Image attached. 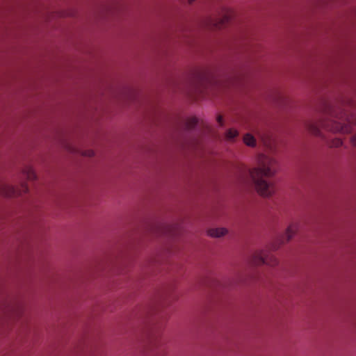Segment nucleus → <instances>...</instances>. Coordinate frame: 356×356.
<instances>
[{"mask_svg": "<svg viewBox=\"0 0 356 356\" xmlns=\"http://www.w3.org/2000/svg\"><path fill=\"white\" fill-rule=\"evenodd\" d=\"M149 232L156 236H164L168 241L165 246L158 250L154 255L148 260V266L153 267L161 264L170 254L177 251V238L181 233V226L179 224L169 225L164 222L154 223L149 227Z\"/></svg>", "mask_w": 356, "mask_h": 356, "instance_id": "1", "label": "nucleus"}, {"mask_svg": "<svg viewBox=\"0 0 356 356\" xmlns=\"http://www.w3.org/2000/svg\"><path fill=\"white\" fill-rule=\"evenodd\" d=\"M28 186L26 183H22L19 188H15L5 183L0 184V194L5 197H14L21 195L27 193Z\"/></svg>", "mask_w": 356, "mask_h": 356, "instance_id": "6", "label": "nucleus"}, {"mask_svg": "<svg viewBox=\"0 0 356 356\" xmlns=\"http://www.w3.org/2000/svg\"><path fill=\"white\" fill-rule=\"evenodd\" d=\"M154 349L153 350V356H164L165 355V351L164 349L159 347V345L157 342H155L154 344Z\"/></svg>", "mask_w": 356, "mask_h": 356, "instance_id": "16", "label": "nucleus"}, {"mask_svg": "<svg viewBox=\"0 0 356 356\" xmlns=\"http://www.w3.org/2000/svg\"><path fill=\"white\" fill-rule=\"evenodd\" d=\"M94 152L91 149L86 150L83 152V155L88 157H92L94 156Z\"/></svg>", "mask_w": 356, "mask_h": 356, "instance_id": "19", "label": "nucleus"}, {"mask_svg": "<svg viewBox=\"0 0 356 356\" xmlns=\"http://www.w3.org/2000/svg\"><path fill=\"white\" fill-rule=\"evenodd\" d=\"M187 43H188L189 44H191V41L188 40L186 41Z\"/></svg>", "mask_w": 356, "mask_h": 356, "instance_id": "25", "label": "nucleus"}, {"mask_svg": "<svg viewBox=\"0 0 356 356\" xmlns=\"http://www.w3.org/2000/svg\"><path fill=\"white\" fill-rule=\"evenodd\" d=\"M244 143L248 146H254L255 145V139L250 134H247L243 137Z\"/></svg>", "mask_w": 356, "mask_h": 356, "instance_id": "14", "label": "nucleus"}, {"mask_svg": "<svg viewBox=\"0 0 356 356\" xmlns=\"http://www.w3.org/2000/svg\"><path fill=\"white\" fill-rule=\"evenodd\" d=\"M197 140H189L184 142L183 146L184 147H187L188 149H194L197 145Z\"/></svg>", "mask_w": 356, "mask_h": 356, "instance_id": "18", "label": "nucleus"}, {"mask_svg": "<svg viewBox=\"0 0 356 356\" xmlns=\"http://www.w3.org/2000/svg\"><path fill=\"white\" fill-rule=\"evenodd\" d=\"M330 129L334 132L348 133L350 131V127L346 125H342L340 123H334Z\"/></svg>", "mask_w": 356, "mask_h": 356, "instance_id": "10", "label": "nucleus"}, {"mask_svg": "<svg viewBox=\"0 0 356 356\" xmlns=\"http://www.w3.org/2000/svg\"><path fill=\"white\" fill-rule=\"evenodd\" d=\"M201 127H202V128L203 127V124H202V125H201Z\"/></svg>", "mask_w": 356, "mask_h": 356, "instance_id": "27", "label": "nucleus"}, {"mask_svg": "<svg viewBox=\"0 0 356 356\" xmlns=\"http://www.w3.org/2000/svg\"><path fill=\"white\" fill-rule=\"evenodd\" d=\"M296 230V227L295 225L289 226L286 230L285 236H282V238L280 239V243H284L285 241H289L294 235Z\"/></svg>", "mask_w": 356, "mask_h": 356, "instance_id": "8", "label": "nucleus"}, {"mask_svg": "<svg viewBox=\"0 0 356 356\" xmlns=\"http://www.w3.org/2000/svg\"><path fill=\"white\" fill-rule=\"evenodd\" d=\"M238 135V131L235 129H230L227 131L225 134L226 139L228 140H232L234 139L236 137H237Z\"/></svg>", "mask_w": 356, "mask_h": 356, "instance_id": "15", "label": "nucleus"}, {"mask_svg": "<svg viewBox=\"0 0 356 356\" xmlns=\"http://www.w3.org/2000/svg\"><path fill=\"white\" fill-rule=\"evenodd\" d=\"M23 311V303L19 298L0 291V318L3 326L8 327L11 322L22 315Z\"/></svg>", "mask_w": 356, "mask_h": 356, "instance_id": "3", "label": "nucleus"}, {"mask_svg": "<svg viewBox=\"0 0 356 356\" xmlns=\"http://www.w3.org/2000/svg\"><path fill=\"white\" fill-rule=\"evenodd\" d=\"M197 122L198 120L196 118H188L184 124V129L186 131H190L197 125Z\"/></svg>", "mask_w": 356, "mask_h": 356, "instance_id": "11", "label": "nucleus"}, {"mask_svg": "<svg viewBox=\"0 0 356 356\" xmlns=\"http://www.w3.org/2000/svg\"><path fill=\"white\" fill-rule=\"evenodd\" d=\"M217 120H218V122L220 124V125L222 126V117L218 116Z\"/></svg>", "mask_w": 356, "mask_h": 356, "instance_id": "21", "label": "nucleus"}, {"mask_svg": "<svg viewBox=\"0 0 356 356\" xmlns=\"http://www.w3.org/2000/svg\"><path fill=\"white\" fill-rule=\"evenodd\" d=\"M187 94L193 97L198 94L200 86V71L198 68L191 70L187 76Z\"/></svg>", "mask_w": 356, "mask_h": 356, "instance_id": "5", "label": "nucleus"}, {"mask_svg": "<svg viewBox=\"0 0 356 356\" xmlns=\"http://www.w3.org/2000/svg\"><path fill=\"white\" fill-rule=\"evenodd\" d=\"M195 0H188V4L191 5L193 3V2L195 1Z\"/></svg>", "mask_w": 356, "mask_h": 356, "instance_id": "22", "label": "nucleus"}, {"mask_svg": "<svg viewBox=\"0 0 356 356\" xmlns=\"http://www.w3.org/2000/svg\"><path fill=\"white\" fill-rule=\"evenodd\" d=\"M231 19V13L228 10L225 11L222 17H218L211 22V26L216 29H220L229 22Z\"/></svg>", "mask_w": 356, "mask_h": 356, "instance_id": "7", "label": "nucleus"}, {"mask_svg": "<svg viewBox=\"0 0 356 356\" xmlns=\"http://www.w3.org/2000/svg\"><path fill=\"white\" fill-rule=\"evenodd\" d=\"M257 168L251 170L245 169L243 172L248 176V178L254 183L258 193L264 197H269L275 192V186L265 180L275 172L276 161L268 156L261 154L258 157Z\"/></svg>", "mask_w": 356, "mask_h": 356, "instance_id": "2", "label": "nucleus"}, {"mask_svg": "<svg viewBox=\"0 0 356 356\" xmlns=\"http://www.w3.org/2000/svg\"><path fill=\"white\" fill-rule=\"evenodd\" d=\"M201 24H202V27L204 25V22L202 19Z\"/></svg>", "mask_w": 356, "mask_h": 356, "instance_id": "24", "label": "nucleus"}, {"mask_svg": "<svg viewBox=\"0 0 356 356\" xmlns=\"http://www.w3.org/2000/svg\"><path fill=\"white\" fill-rule=\"evenodd\" d=\"M121 9V5L119 2L115 1L107 8V11L111 14L118 12Z\"/></svg>", "mask_w": 356, "mask_h": 356, "instance_id": "13", "label": "nucleus"}, {"mask_svg": "<svg viewBox=\"0 0 356 356\" xmlns=\"http://www.w3.org/2000/svg\"><path fill=\"white\" fill-rule=\"evenodd\" d=\"M280 245L273 244L270 250H264L255 252L252 257V263L255 265L268 264L275 266L278 263L277 259L270 252L271 250H275Z\"/></svg>", "mask_w": 356, "mask_h": 356, "instance_id": "4", "label": "nucleus"}, {"mask_svg": "<svg viewBox=\"0 0 356 356\" xmlns=\"http://www.w3.org/2000/svg\"><path fill=\"white\" fill-rule=\"evenodd\" d=\"M314 134H318V130L317 129H315V130L314 131Z\"/></svg>", "mask_w": 356, "mask_h": 356, "instance_id": "23", "label": "nucleus"}, {"mask_svg": "<svg viewBox=\"0 0 356 356\" xmlns=\"http://www.w3.org/2000/svg\"><path fill=\"white\" fill-rule=\"evenodd\" d=\"M23 175L29 180H33L36 179V175L31 167H26L23 170Z\"/></svg>", "mask_w": 356, "mask_h": 356, "instance_id": "12", "label": "nucleus"}, {"mask_svg": "<svg viewBox=\"0 0 356 356\" xmlns=\"http://www.w3.org/2000/svg\"><path fill=\"white\" fill-rule=\"evenodd\" d=\"M201 77H202V81L203 80V74L202 73Z\"/></svg>", "mask_w": 356, "mask_h": 356, "instance_id": "26", "label": "nucleus"}, {"mask_svg": "<svg viewBox=\"0 0 356 356\" xmlns=\"http://www.w3.org/2000/svg\"><path fill=\"white\" fill-rule=\"evenodd\" d=\"M172 291H173L172 287H170L169 289H168L165 292V293L163 295V298H165L168 300L169 299L170 301L177 299V297H175L172 295Z\"/></svg>", "mask_w": 356, "mask_h": 356, "instance_id": "17", "label": "nucleus"}, {"mask_svg": "<svg viewBox=\"0 0 356 356\" xmlns=\"http://www.w3.org/2000/svg\"><path fill=\"white\" fill-rule=\"evenodd\" d=\"M342 145V141L340 139H337L334 142L333 145L336 147H339Z\"/></svg>", "mask_w": 356, "mask_h": 356, "instance_id": "20", "label": "nucleus"}, {"mask_svg": "<svg viewBox=\"0 0 356 356\" xmlns=\"http://www.w3.org/2000/svg\"><path fill=\"white\" fill-rule=\"evenodd\" d=\"M227 233V230L225 228H213L208 231V234L212 237H221Z\"/></svg>", "mask_w": 356, "mask_h": 356, "instance_id": "9", "label": "nucleus"}]
</instances>
